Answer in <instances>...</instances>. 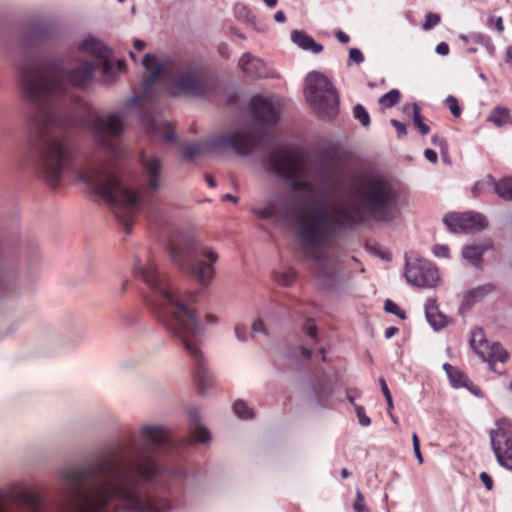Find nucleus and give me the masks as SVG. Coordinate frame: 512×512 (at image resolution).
Returning <instances> with one entry per match:
<instances>
[{
	"label": "nucleus",
	"instance_id": "18",
	"mask_svg": "<svg viewBox=\"0 0 512 512\" xmlns=\"http://www.w3.org/2000/svg\"><path fill=\"white\" fill-rule=\"evenodd\" d=\"M291 40L299 48L319 54L323 51V46L314 41V39L303 31L293 30L291 32Z\"/></svg>",
	"mask_w": 512,
	"mask_h": 512
},
{
	"label": "nucleus",
	"instance_id": "36",
	"mask_svg": "<svg viewBox=\"0 0 512 512\" xmlns=\"http://www.w3.org/2000/svg\"><path fill=\"white\" fill-rule=\"evenodd\" d=\"M379 384H380V387H381V391L385 397V400L387 402V405H388V410H392L394 408V405H393V399H392V395H391V392L387 386V383L385 381L384 378H380L379 379Z\"/></svg>",
	"mask_w": 512,
	"mask_h": 512
},
{
	"label": "nucleus",
	"instance_id": "59",
	"mask_svg": "<svg viewBox=\"0 0 512 512\" xmlns=\"http://www.w3.org/2000/svg\"><path fill=\"white\" fill-rule=\"evenodd\" d=\"M300 350H301V354L306 358V359H310L311 356H312V351L307 348L306 346H301L300 347Z\"/></svg>",
	"mask_w": 512,
	"mask_h": 512
},
{
	"label": "nucleus",
	"instance_id": "46",
	"mask_svg": "<svg viewBox=\"0 0 512 512\" xmlns=\"http://www.w3.org/2000/svg\"><path fill=\"white\" fill-rule=\"evenodd\" d=\"M431 141L435 146H438L441 149L442 153L447 152V142L444 138L434 135L432 136Z\"/></svg>",
	"mask_w": 512,
	"mask_h": 512
},
{
	"label": "nucleus",
	"instance_id": "43",
	"mask_svg": "<svg viewBox=\"0 0 512 512\" xmlns=\"http://www.w3.org/2000/svg\"><path fill=\"white\" fill-rule=\"evenodd\" d=\"M234 332L238 341L246 342L248 340V331L245 326L236 324L234 327Z\"/></svg>",
	"mask_w": 512,
	"mask_h": 512
},
{
	"label": "nucleus",
	"instance_id": "32",
	"mask_svg": "<svg viewBox=\"0 0 512 512\" xmlns=\"http://www.w3.org/2000/svg\"><path fill=\"white\" fill-rule=\"evenodd\" d=\"M151 126L152 128L154 129H160L161 127L165 128V131L163 133V139L167 142H172L175 140V134L170 126L169 123L167 122H157V121H153L151 123Z\"/></svg>",
	"mask_w": 512,
	"mask_h": 512
},
{
	"label": "nucleus",
	"instance_id": "58",
	"mask_svg": "<svg viewBox=\"0 0 512 512\" xmlns=\"http://www.w3.org/2000/svg\"><path fill=\"white\" fill-rule=\"evenodd\" d=\"M206 323L208 325H215L218 323V318L217 316L213 315V314H207L206 317Z\"/></svg>",
	"mask_w": 512,
	"mask_h": 512
},
{
	"label": "nucleus",
	"instance_id": "40",
	"mask_svg": "<svg viewBox=\"0 0 512 512\" xmlns=\"http://www.w3.org/2000/svg\"><path fill=\"white\" fill-rule=\"evenodd\" d=\"M102 74L104 76L105 81L108 83H110L114 79L115 73H114V66L112 65V63H110L108 61H105L103 63Z\"/></svg>",
	"mask_w": 512,
	"mask_h": 512
},
{
	"label": "nucleus",
	"instance_id": "12",
	"mask_svg": "<svg viewBox=\"0 0 512 512\" xmlns=\"http://www.w3.org/2000/svg\"><path fill=\"white\" fill-rule=\"evenodd\" d=\"M443 221L449 231L453 233H476L488 225L484 215L472 211L447 214Z\"/></svg>",
	"mask_w": 512,
	"mask_h": 512
},
{
	"label": "nucleus",
	"instance_id": "16",
	"mask_svg": "<svg viewBox=\"0 0 512 512\" xmlns=\"http://www.w3.org/2000/svg\"><path fill=\"white\" fill-rule=\"evenodd\" d=\"M191 428V437L199 443H207L211 440V434L207 428L200 424V410L192 407L188 410Z\"/></svg>",
	"mask_w": 512,
	"mask_h": 512
},
{
	"label": "nucleus",
	"instance_id": "17",
	"mask_svg": "<svg viewBox=\"0 0 512 512\" xmlns=\"http://www.w3.org/2000/svg\"><path fill=\"white\" fill-rule=\"evenodd\" d=\"M424 308L426 320L435 331L446 326L447 317L439 310L435 299H427Z\"/></svg>",
	"mask_w": 512,
	"mask_h": 512
},
{
	"label": "nucleus",
	"instance_id": "21",
	"mask_svg": "<svg viewBox=\"0 0 512 512\" xmlns=\"http://www.w3.org/2000/svg\"><path fill=\"white\" fill-rule=\"evenodd\" d=\"M484 248L480 245L466 246L462 250V256L468 260L473 266L480 267Z\"/></svg>",
	"mask_w": 512,
	"mask_h": 512
},
{
	"label": "nucleus",
	"instance_id": "3",
	"mask_svg": "<svg viewBox=\"0 0 512 512\" xmlns=\"http://www.w3.org/2000/svg\"><path fill=\"white\" fill-rule=\"evenodd\" d=\"M134 276L148 287L145 301L157 321L181 343L194 363V375L201 395L213 386L214 377L206 367L202 352L203 326L192 305L197 294L174 288L159 274L150 248H140L134 256Z\"/></svg>",
	"mask_w": 512,
	"mask_h": 512
},
{
	"label": "nucleus",
	"instance_id": "5",
	"mask_svg": "<svg viewBox=\"0 0 512 512\" xmlns=\"http://www.w3.org/2000/svg\"><path fill=\"white\" fill-rule=\"evenodd\" d=\"M252 124L222 135L211 137L207 142H195L182 148V156L191 160L210 149L230 148L240 156H248L255 146V138L266 133V127L279 119V111L269 97L255 95L250 101Z\"/></svg>",
	"mask_w": 512,
	"mask_h": 512
},
{
	"label": "nucleus",
	"instance_id": "25",
	"mask_svg": "<svg viewBox=\"0 0 512 512\" xmlns=\"http://www.w3.org/2000/svg\"><path fill=\"white\" fill-rule=\"evenodd\" d=\"M233 411L237 417L243 420L252 419L254 417L253 410L243 400H237L234 402Z\"/></svg>",
	"mask_w": 512,
	"mask_h": 512
},
{
	"label": "nucleus",
	"instance_id": "62",
	"mask_svg": "<svg viewBox=\"0 0 512 512\" xmlns=\"http://www.w3.org/2000/svg\"><path fill=\"white\" fill-rule=\"evenodd\" d=\"M139 101H140L139 97H133V98H131V99L127 100L125 105H126V106H129V105H136V104H138V103H139Z\"/></svg>",
	"mask_w": 512,
	"mask_h": 512
},
{
	"label": "nucleus",
	"instance_id": "28",
	"mask_svg": "<svg viewBox=\"0 0 512 512\" xmlns=\"http://www.w3.org/2000/svg\"><path fill=\"white\" fill-rule=\"evenodd\" d=\"M452 387L454 388H468L469 379L466 374L456 369L452 375L448 378Z\"/></svg>",
	"mask_w": 512,
	"mask_h": 512
},
{
	"label": "nucleus",
	"instance_id": "60",
	"mask_svg": "<svg viewBox=\"0 0 512 512\" xmlns=\"http://www.w3.org/2000/svg\"><path fill=\"white\" fill-rule=\"evenodd\" d=\"M413 450H414V454H415L416 459L418 460V462L420 464H422L423 463V457H422V454H421V451H420V446L413 447Z\"/></svg>",
	"mask_w": 512,
	"mask_h": 512
},
{
	"label": "nucleus",
	"instance_id": "61",
	"mask_svg": "<svg viewBox=\"0 0 512 512\" xmlns=\"http://www.w3.org/2000/svg\"><path fill=\"white\" fill-rule=\"evenodd\" d=\"M205 178L210 187H212V188L216 187V181L211 175L207 174L205 176Z\"/></svg>",
	"mask_w": 512,
	"mask_h": 512
},
{
	"label": "nucleus",
	"instance_id": "55",
	"mask_svg": "<svg viewBox=\"0 0 512 512\" xmlns=\"http://www.w3.org/2000/svg\"><path fill=\"white\" fill-rule=\"evenodd\" d=\"M133 46L136 51H142L145 48L146 43L142 40L135 39L133 42Z\"/></svg>",
	"mask_w": 512,
	"mask_h": 512
},
{
	"label": "nucleus",
	"instance_id": "20",
	"mask_svg": "<svg viewBox=\"0 0 512 512\" xmlns=\"http://www.w3.org/2000/svg\"><path fill=\"white\" fill-rule=\"evenodd\" d=\"M487 121L501 128L507 124L512 125V115L507 107L498 105L490 112Z\"/></svg>",
	"mask_w": 512,
	"mask_h": 512
},
{
	"label": "nucleus",
	"instance_id": "64",
	"mask_svg": "<svg viewBox=\"0 0 512 512\" xmlns=\"http://www.w3.org/2000/svg\"><path fill=\"white\" fill-rule=\"evenodd\" d=\"M506 58L508 62H512V46H509L506 50Z\"/></svg>",
	"mask_w": 512,
	"mask_h": 512
},
{
	"label": "nucleus",
	"instance_id": "53",
	"mask_svg": "<svg viewBox=\"0 0 512 512\" xmlns=\"http://www.w3.org/2000/svg\"><path fill=\"white\" fill-rule=\"evenodd\" d=\"M354 393H358L357 390H353V389H348L346 394H347V400L349 401L350 404L352 405H356L355 404V399H356V395Z\"/></svg>",
	"mask_w": 512,
	"mask_h": 512
},
{
	"label": "nucleus",
	"instance_id": "37",
	"mask_svg": "<svg viewBox=\"0 0 512 512\" xmlns=\"http://www.w3.org/2000/svg\"><path fill=\"white\" fill-rule=\"evenodd\" d=\"M355 413L361 426L368 427L371 424V420L366 415L365 408L363 406L355 405Z\"/></svg>",
	"mask_w": 512,
	"mask_h": 512
},
{
	"label": "nucleus",
	"instance_id": "9",
	"mask_svg": "<svg viewBox=\"0 0 512 512\" xmlns=\"http://www.w3.org/2000/svg\"><path fill=\"white\" fill-rule=\"evenodd\" d=\"M85 109L88 116L85 119V126L92 134L94 140L105 149L118 155L120 153L117 140L124 133V115L121 112H112L101 115L92 112L86 104Z\"/></svg>",
	"mask_w": 512,
	"mask_h": 512
},
{
	"label": "nucleus",
	"instance_id": "2",
	"mask_svg": "<svg viewBox=\"0 0 512 512\" xmlns=\"http://www.w3.org/2000/svg\"><path fill=\"white\" fill-rule=\"evenodd\" d=\"M335 177L334 170L325 171L320 199L311 204H302L295 196L277 191L266 197L263 207L251 209L257 218L274 224L292 222L303 259L313 262L317 276L329 282L337 276L331 260L324 253L332 235L340 229L352 228L366 221H394L399 213L400 200V191L392 180L381 174L369 173L354 183L351 202L331 203V185Z\"/></svg>",
	"mask_w": 512,
	"mask_h": 512
},
{
	"label": "nucleus",
	"instance_id": "50",
	"mask_svg": "<svg viewBox=\"0 0 512 512\" xmlns=\"http://www.w3.org/2000/svg\"><path fill=\"white\" fill-rule=\"evenodd\" d=\"M436 53L441 56H446L449 54V45L446 42H440L437 44Z\"/></svg>",
	"mask_w": 512,
	"mask_h": 512
},
{
	"label": "nucleus",
	"instance_id": "10",
	"mask_svg": "<svg viewBox=\"0 0 512 512\" xmlns=\"http://www.w3.org/2000/svg\"><path fill=\"white\" fill-rule=\"evenodd\" d=\"M404 276L409 284L420 288H432L439 280L437 268L414 252L405 254Z\"/></svg>",
	"mask_w": 512,
	"mask_h": 512
},
{
	"label": "nucleus",
	"instance_id": "15",
	"mask_svg": "<svg viewBox=\"0 0 512 512\" xmlns=\"http://www.w3.org/2000/svg\"><path fill=\"white\" fill-rule=\"evenodd\" d=\"M492 185L494 192L504 200L512 201V177H504L497 182L491 176H488L486 181L477 182L472 193L477 196L484 185Z\"/></svg>",
	"mask_w": 512,
	"mask_h": 512
},
{
	"label": "nucleus",
	"instance_id": "52",
	"mask_svg": "<svg viewBox=\"0 0 512 512\" xmlns=\"http://www.w3.org/2000/svg\"><path fill=\"white\" fill-rule=\"evenodd\" d=\"M424 156H425V158H426L429 162H431V163H437V161H438V155H437V153H436L434 150H432V149H426V150L424 151Z\"/></svg>",
	"mask_w": 512,
	"mask_h": 512
},
{
	"label": "nucleus",
	"instance_id": "8",
	"mask_svg": "<svg viewBox=\"0 0 512 512\" xmlns=\"http://www.w3.org/2000/svg\"><path fill=\"white\" fill-rule=\"evenodd\" d=\"M305 97L312 109L323 120L335 118L339 112V98L329 79L319 73L310 72L305 80Z\"/></svg>",
	"mask_w": 512,
	"mask_h": 512
},
{
	"label": "nucleus",
	"instance_id": "7",
	"mask_svg": "<svg viewBox=\"0 0 512 512\" xmlns=\"http://www.w3.org/2000/svg\"><path fill=\"white\" fill-rule=\"evenodd\" d=\"M262 166L266 174L287 184L296 194L312 195L314 184L300 153L291 148H277L265 154Z\"/></svg>",
	"mask_w": 512,
	"mask_h": 512
},
{
	"label": "nucleus",
	"instance_id": "30",
	"mask_svg": "<svg viewBox=\"0 0 512 512\" xmlns=\"http://www.w3.org/2000/svg\"><path fill=\"white\" fill-rule=\"evenodd\" d=\"M474 40L477 43H479L480 45H482L486 49V51L488 52L489 55H491V56L494 55L495 46H494L490 36L485 35V34H476L474 36Z\"/></svg>",
	"mask_w": 512,
	"mask_h": 512
},
{
	"label": "nucleus",
	"instance_id": "54",
	"mask_svg": "<svg viewBox=\"0 0 512 512\" xmlns=\"http://www.w3.org/2000/svg\"><path fill=\"white\" fill-rule=\"evenodd\" d=\"M398 332V328L397 327H394V326H391V327H388L386 330H385V337L387 339H390L392 338L396 333Z\"/></svg>",
	"mask_w": 512,
	"mask_h": 512
},
{
	"label": "nucleus",
	"instance_id": "47",
	"mask_svg": "<svg viewBox=\"0 0 512 512\" xmlns=\"http://www.w3.org/2000/svg\"><path fill=\"white\" fill-rule=\"evenodd\" d=\"M252 331L254 333H263L264 335H267V330H266L265 325L261 319H257L253 322Z\"/></svg>",
	"mask_w": 512,
	"mask_h": 512
},
{
	"label": "nucleus",
	"instance_id": "24",
	"mask_svg": "<svg viewBox=\"0 0 512 512\" xmlns=\"http://www.w3.org/2000/svg\"><path fill=\"white\" fill-rule=\"evenodd\" d=\"M409 109H412V111H413V123H414V126L418 129V131L422 135L428 134L429 131H430V127L423 122L421 114H420L419 106L416 103H414L411 106H406L404 108L405 111H408Z\"/></svg>",
	"mask_w": 512,
	"mask_h": 512
},
{
	"label": "nucleus",
	"instance_id": "56",
	"mask_svg": "<svg viewBox=\"0 0 512 512\" xmlns=\"http://www.w3.org/2000/svg\"><path fill=\"white\" fill-rule=\"evenodd\" d=\"M274 20L278 23H284L285 20H286V17H285V14L283 11H277L275 14H274Z\"/></svg>",
	"mask_w": 512,
	"mask_h": 512
},
{
	"label": "nucleus",
	"instance_id": "29",
	"mask_svg": "<svg viewBox=\"0 0 512 512\" xmlns=\"http://www.w3.org/2000/svg\"><path fill=\"white\" fill-rule=\"evenodd\" d=\"M275 280L284 287L291 286L296 280V274L293 270H286L275 274Z\"/></svg>",
	"mask_w": 512,
	"mask_h": 512
},
{
	"label": "nucleus",
	"instance_id": "41",
	"mask_svg": "<svg viewBox=\"0 0 512 512\" xmlns=\"http://www.w3.org/2000/svg\"><path fill=\"white\" fill-rule=\"evenodd\" d=\"M352 62L356 64H361L364 62V55L358 48H350L349 50L348 65H350Z\"/></svg>",
	"mask_w": 512,
	"mask_h": 512
},
{
	"label": "nucleus",
	"instance_id": "14",
	"mask_svg": "<svg viewBox=\"0 0 512 512\" xmlns=\"http://www.w3.org/2000/svg\"><path fill=\"white\" fill-rule=\"evenodd\" d=\"M239 68L242 72L251 78H267L275 77L274 72L269 68L267 63L252 55L250 52H245L238 62Z\"/></svg>",
	"mask_w": 512,
	"mask_h": 512
},
{
	"label": "nucleus",
	"instance_id": "57",
	"mask_svg": "<svg viewBox=\"0 0 512 512\" xmlns=\"http://www.w3.org/2000/svg\"><path fill=\"white\" fill-rule=\"evenodd\" d=\"M457 368H455L454 366H452L451 364L449 363H444L443 364V370L446 372L447 374V377L449 378L450 375L453 374V372L456 370Z\"/></svg>",
	"mask_w": 512,
	"mask_h": 512
},
{
	"label": "nucleus",
	"instance_id": "39",
	"mask_svg": "<svg viewBox=\"0 0 512 512\" xmlns=\"http://www.w3.org/2000/svg\"><path fill=\"white\" fill-rule=\"evenodd\" d=\"M487 25L490 29H495L499 33L504 31L503 19L500 16L491 15L488 19Z\"/></svg>",
	"mask_w": 512,
	"mask_h": 512
},
{
	"label": "nucleus",
	"instance_id": "35",
	"mask_svg": "<svg viewBox=\"0 0 512 512\" xmlns=\"http://www.w3.org/2000/svg\"><path fill=\"white\" fill-rule=\"evenodd\" d=\"M439 22H440V16L436 13L430 12L425 16V20L422 23V28L424 30H430V29L434 28L436 25H438Z\"/></svg>",
	"mask_w": 512,
	"mask_h": 512
},
{
	"label": "nucleus",
	"instance_id": "4",
	"mask_svg": "<svg viewBox=\"0 0 512 512\" xmlns=\"http://www.w3.org/2000/svg\"><path fill=\"white\" fill-rule=\"evenodd\" d=\"M149 222L153 229L168 238L167 250L172 262L197 283L208 286L216 273L215 264L219 259L216 249L200 240L194 231L179 230L169 207H152Z\"/></svg>",
	"mask_w": 512,
	"mask_h": 512
},
{
	"label": "nucleus",
	"instance_id": "6",
	"mask_svg": "<svg viewBox=\"0 0 512 512\" xmlns=\"http://www.w3.org/2000/svg\"><path fill=\"white\" fill-rule=\"evenodd\" d=\"M142 65L147 73L144 79L143 93L148 96L154 84L164 74L176 72L175 78L168 86V93L173 97H204L211 90L208 73L197 64L180 65L169 58L160 59L156 55L146 54Z\"/></svg>",
	"mask_w": 512,
	"mask_h": 512
},
{
	"label": "nucleus",
	"instance_id": "42",
	"mask_svg": "<svg viewBox=\"0 0 512 512\" xmlns=\"http://www.w3.org/2000/svg\"><path fill=\"white\" fill-rule=\"evenodd\" d=\"M353 508L356 512H368V509L365 505L364 497L359 490H357L356 492V499L354 501Z\"/></svg>",
	"mask_w": 512,
	"mask_h": 512
},
{
	"label": "nucleus",
	"instance_id": "51",
	"mask_svg": "<svg viewBox=\"0 0 512 512\" xmlns=\"http://www.w3.org/2000/svg\"><path fill=\"white\" fill-rule=\"evenodd\" d=\"M335 37L337 40L342 44H347L350 41V37L348 34L343 32L342 30L338 29L335 31Z\"/></svg>",
	"mask_w": 512,
	"mask_h": 512
},
{
	"label": "nucleus",
	"instance_id": "26",
	"mask_svg": "<svg viewBox=\"0 0 512 512\" xmlns=\"http://www.w3.org/2000/svg\"><path fill=\"white\" fill-rule=\"evenodd\" d=\"M400 98L401 94L399 90L392 89L380 97L379 104L384 108H391L400 101Z\"/></svg>",
	"mask_w": 512,
	"mask_h": 512
},
{
	"label": "nucleus",
	"instance_id": "49",
	"mask_svg": "<svg viewBox=\"0 0 512 512\" xmlns=\"http://www.w3.org/2000/svg\"><path fill=\"white\" fill-rule=\"evenodd\" d=\"M480 480L482 481V483L484 484V486L486 487L487 490L492 489L493 480L486 472H482L480 474Z\"/></svg>",
	"mask_w": 512,
	"mask_h": 512
},
{
	"label": "nucleus",
	"instance_id": "1",
	"mask_svg": "<svg viewBox=\"0 0 512 512\" xmlns=\"http://www.w3.org/2000/svg\"><path fill=\"white\" fill-rule=\"evenodd\" d=\"M95 69L90 61L73 62L57 56L29 59L19 65L20 91L31 107L27 115V148L35 154L37 175L47 184L57 186L64 176L75 177L109 205L128 234L141 204L152 199L164 184L163 163L156 156H141V185L135 194L111 162L91 157L77 161L71 137L60 130L72 125L73 119L61 115L55 106L70 97L72 87L86 85Z\"/></svg>",
	"mask_w": 512,
	"mask_h": 512
},
{
	"label": "nucleus",
	"instance_id": "63",
	"mask_svg": "<svg viewBox=\"0 0 512 512\" xmlns=\"http://www.w3.org/2000/svg\"><path fill=\"white\" fill-rule=\"evenodd\" d=\"M222 199L223 200L233 201L235 203L238 201V198L233 196L232 194H225V195H223Z\"/></svg>",
	"mask_w": 512,
	"mask_h": 512
},
{
	"label": "nucleus",
	"instance_id": "38",
	"mask_svg": "<svg viewBox=\"0 0 512 512\" xmlns=\"http://www.w3.org/2000/svg\"><path fill=\"white\" fill-rule=\"evenodd\" d=\"M451 114L455 117H459L461 115V108L458 104L457 99L454 96L449 95L445 100Z\"/></svg>",
	"mask_w": 512,
	"mask_h": 512
},
{
	"label": "nucleus",
	"instance_id": "11",
	"mask_svg": "<svg viewBox=\"0 0 512 512\" xmlns=\"http://www.w3.org/2000/svg\"><path fill=\"white\" fill-rule=\"evenodd\" d=\"M470 345L494 372H498L495 367L497 363H504L508 359V353L502 345L498 342L490 343L480 328L472 332ZM499 373L501 372L499 371Z\"/></svg>",
	"mask_w": 512,
	"mask_h": 512
},
{
	"label": "nucleus",
	"instance_id": "31",
	"mask_svg": "<svg viewBox=\"0 0 512 512\" xmlns=\"http://www.w3.org/2000/svg\"><path fill=\"white\" fill-rule=\"evenodd\" d=\"M353 115L363 126L366 127L370 124V116L367 110L361 104H357L354 107Z\"/></svg>",
	"mask_w": 512,
	"mask_h": 512
},
{
	"label": "nucleus",
	"instance_id": "48",
	"mask_svg": "<svg viewBox=\"0 0 512 512\" xmlns=\"http://www.w3.org/2000/svg\"><path fill=\"white\" fill-rule=\"evenodd\" d=\"M121 318H122V324L127 327L134 325L138 320V318L135 315L128 314V313H124L121 316Z\"/></svg>",
	"mask_w": 512,
	"mask_h": 512
},
{
	"label": "nucleus",
	"instance_id": "45",
	"mask_svg": "<svg viewBox=\"0 0 512 512\" xmlns=\"http://www.w3.org/2000/svg\"><path fill=\"white\" fill-rule=\"evenodd\" d=\"M390 123L396 129L397 135L399 138L406 135L407 131H406V126L404 123H402L396 119H391Z\"/></svg>",
	"mask_w": 512,
	"mask_h": 512
},
{
	"label": "nucleus",
	"instance_id": "19",
	"mask_svg": "<svg viewBox=\"0 0 512 512\" xmlns=\"http://www.w3.org/2000/svg\"><path fill=\"white\" fill-rule=\"evenodd\" d=\"M78 49L97 58H103L107 54V48L104 46V44L94 37H88L84 39L79 44Z\"/></svg>",
	"mask_w": 512,
	"mask_h": 512
},
{
	"label": "nucleus",
	"instance_id": "27",
	"mask_svg": "<svg viewBox=\"0 0 512 512\" xmlns=\"http://www.w3.org/2000/svg\"><path fill=\"white\" fill-rule=\"evenodd\" d=\"M51 26L47 24H37L31 29L33 40L38 42L49 37L51 33Z\"/></svg>",
	"mask_w": 512,
	"mask_h": 512
},
{
	"label": "nucleus",
	"instance_id": "22",
	"mask_svg": "<svg viewBox=\"0 0 512 512\" xmlns=\"http://www.w3.org/2000/svg\"><path fill=\"white\" fill-rule=\"evenodd\" d=\"M312 393L316 401L323 402L332 395L333 388L329 381L321 379L313 386Z\"/></svg>",
	"mask_w": 512,
	"mask_h": 512
},
{
	"label": "nucleus",
	"instance_id": "33",
	"mask_svg": "<svg viewBox=\"0 0 512 512\" xmlns=\"http://www.w3.org/2000/svg\"><path fill=\"white\" fill-rule=\"evenodd\" d=\"M303 331L311 340L309 344L317 342V326L313 319L306 320L305 324L303 325Z\"/></svg>",
	"mask_w": 512,
	"mask_h": 512
},
{
	"label": "nucleus",
	"instance_id": "23",
	"mask_svg": "<svg viewBox=\"0 0 512 512\" xmlns=\"http://www.w3.org/2000/svg\"><path fill=\"white\" fill-rule=\"evenodd\" d=\"M492 290H493V286L491 284H487V285L479 286L475 289H471L468 292H466V294L464 295L463 304L470 306V305L474 304L477 300L484 297L486 294L490 293Z\"/></svg>",
	"mask_w": 512,
	"mask_h": 512
},
{
	"label": "nucleus",
	"instance_id": "44",
	"mask_svg": "<svg viewBox=\"0 0 512 512\" xmlns=\"http://www.w3.org/2000/svg\"><path fill=\"white\" fill-rule=\"evenodd\" d=\"M433 254L439 258H448L449 248L446 245L437 244L433 247Z\"/></svg>",
	"mask_w": 512,
	"mask_h": 512
},
{
	"label": "nucleus",
	"instance_id": "34",
	"mask_svg": "<svg viewBox=\"0 0 512 512\" xmlns=\"http://www.w3.org/2000/svg\"><path fill=\"white\" fill-rule=\"evenodd\" d=\"M384 310L387 313L394 314V315L398 316L401 319H405V317H406L405 311L401 310L399 308V306L394 301H392L390 299H387L385 301V303H384Z\"/></svg>",
	"mask_w": 512,
	"mask_h": 512
},
{
	"label": "nucleus",
	"instance_id": "13",
	"mask_svg": "<svg viewBox=\"0 0 512 512\" xmlns=\"http://www.w3.org/2000/svg\"><path fill=\"white\" fill-rule=\"evenodd\" d=\"M505 420L497 422V428L490 432L493 451L499 464L512 470V432L504 427Z\"/></svg>",
	"mask_w": 512,
	"mask_h": 512
}]
</instances>
